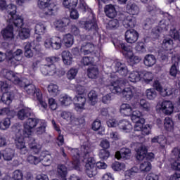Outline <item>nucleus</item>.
Listing matches in <instances>:
<instances>
[{
    "mask_svg": "<svg viewBox=\"0 0 180 180\" xmlns=\"http://www.w3.org/2000/svg\"><path fill=\"white\" fill-rule=\"evenodd\" d=\"M16 5L12 4H8L6 0H1V11L8 13V22L9 23H13L15 27L21 29L19 31L18 36L21 40H26L30 37V30L29 28H22L25 25L23 18L16 14L17 13Z\"/></svg>",
    "mask_w": 180,
    "mask_h": 180,
    "instance_id": "f257e3e1",
    "label": "nucleus"
},
{
    "mask_svg": "<svg viewBox=\"0 0 180 180\" xmlns=\"http://www.w3.org/2000/svg\"><path fill=\"white\" fill-rule=\"evenodd\" d=\"M91 154V147L88 145H83L81 146V153L79 150H77L76 153L72 156V165L73 168L78 170L81 165V160L85 162V168L86 171L92 172L94 168L96 167V161L94 157H89Z\"/></svg>",
    "mask_w": 180,
    "mask_h": 180,
    "instance_id": "f03ea898",
    "label": "nucleus"
},
{
    "mask_svg": "<svg viewBox=\"0 0 180 180\" xmlns=\"http://www.w3.org/2000/svg\"><path fill=\"white\" fill-rule=\"evenodd\" d=\"M124 85H126V82L122 79L111 82L110 84V91L112 94H116L117 95L122 94L123 98L127 101H131L133 96H134L133 89H131V87L124 88Z\"/></svg>",
    "mask_w": 180,
    "mask_h": 180,
    "instance_id": "7ed1b4c3",
    "label": "nucleus"
},
{
    "mask_svg": "<svg viewBox=\"0 0 180 180\" xmlns=\"http://www.w3.org/2000/svg\"><path fill=\"white\" fill-rule=\"evenodd\" d=\"M51 0H38V6L40 9H43L42 13L44 16H53L58 11L57 4L50 3Z\"/></svg>",
    "mask_w": 180,
    "mask_h": 180,
    "instance_id": "20e7f679",
    "label": "nucleus"
},
{
    "mask_svg": "<svg viewBox=\"0 0 180 180\" xmlns=\"http://www.w3.org/2000/svg\"><path fill=\"white\" fill-rule=\"evenodd\" d=\"M11 84L8 82H1V91L3 93L1 97V101L5 105H11L12 99H13V93L9 91Z\"/></svg>",
    "mask_w": 180,
    "mask_h": 180,
    "instance_id": "39448f33",
    "label": "nucleus"
},
{
    "mask_svg": "<svg viewBox=\"0 0 180 180\" xmlns=\"http://www.w3.org/2000/svg\"><path fill=\"white\" fill-rule=\"evenodd\" d=\"M40 120L37 118H28L23 124L22 135L23 137H30L32 136V129H34L39 124Z\"/></svg>",
    "mask_w": 180,
    "mask_h": 180,
    "instance_id": "423d86ee",
    "label": "nucleus"
},
{
    "mask_svg": "<svg viewBox=\"0 0 180 180\" xmlns=\"http://www.w3.org/2000/svg\"><path fill=\"white\" fill-rule=\"evenodd\" d=\"M154 154L153 153H148V149L146 146H142L138 148L136 150V158L138 161H143V160H146V161H153L154 160Z\"/></svg>",
    "mask_w": 180,
    "mask_h": 180,
    "instance_id": "0eeeda50",
    "label": "nucleus"
},
{
    "mask_svg": "<svg viewBox=\"0 0 180 180\" xmlns=\"http://www.w3.org/2000/svg\"><path fill=\"white\" fill-rule=\"evenodd\" d=\"M1 115H6V116H7V117L3 120L4 127H1V130H6V129H9L11 120L15 117L16 112H15V110H11L9 108H4L1 109Z\"/></svg>",
    "mask_w": 180,
    "mask_h": 180,
    "instance_id": "6e6552de",
    "label": "nucleus"
},
{
    "mask_svg": "<svg viewBox=\"0 0 180 180\" xmlns=\"http://www.w3.org/2000/svg\"><path fill=\"white\" fill-rule=\"evenodd\" d=\"M20 86L23 87L27 95L34 99H36L41 94V91L39 89H37L36 86L33 84L24 83L23 85V83H22Z\"/></svg>",
    "mask_w": 180,
    "mask_h": 180,
    "instance_id": "1a4fd4ad",
    "label": "nucleus"
},
{
    "mask_svg": "<svg viewBox=\"0 0 180 180\" xmlns=\"http://www.w3.org/2000/svg\"><path fill=\"white\" fill-rule=\"evenodd\" d=\"M74 101H77V103H75V109L77 112H82L85 109V103H86V98L85 94H84V91L79 92L76 96V98H74Z\"/></svg>",
    "mask_w": 180,
    "mask_h": 180,
    "instance_id": "9d476101",
    "label": "nucleus"
},
{
    "mask_svg": "<svg viewBox=\"0 0 180 180\" xmlns=\"http://www.w3.org/2000/svg\"><path fill=\"white\" fill-rule=\"evenodd\" d=\"M3 77L6 78V79H8V81H11L15 85H19V86H22V81L13 72L12 70H3Z\"/></svg>",
    "mask_w": 180,
    "mask_h": 180,
    "instance_id": "9b49d317",
    "label": "nucleus"
},
{
    "mask_svg": "<svg viewBox=\"0 0 180 180\" xmlns=\"http://www.w3.org/2000/svg\"><path fill=\"white\" fill-rule=\"evenodd\" d=\"M130 116L131 121L133 123H135L134 126H136V128L141 126L142 123H146V120L143 118V113L138 110H132Z\"/></svg>",
    "mask_w": 180,
    "mask_h": 180,
    "instance_id": "f8f14e48",
    "label": "nucleus"
},
{
    "mask_svg": "<svg viewBox=\"0 0 180 180\" xmlns=\"http://www.w3.org/2000/svg\"><path fill=\"white\" fill-rule=\"evenodd\" d=\"M84 29L85 30H91V32H94V34H96L97 33L98 37V40L101 41V39H102V36L99 32H98V30H99V27H98V23L96 22H92V20L86 21L84 22Z\"/></svg>",
    "mask_w": 180,
    "mask_h": 180,
    "instance_id": "ddd939ff",
    "label": "nucleus"
},
{
    "mask_svg": "<svg viewBox=\"0 0 180 180\" xmlns=\"http://www.w3.org/2000/svg\"><path fill=\"white\" fill-rule=\"evenodd\" d=\"M144 124L145 123H142L141 125L137 128L136 125H134V131L141 132V135H136L137 137H139V139H143V137H145V136L151 134V125L146 124L144 126Z\"/></svg>",
    "mask_w": 180,
    "mask_h": 180,
    "instance_id": "4468645a",
    "label": "nucleus"
},
{
    "mask_svg": "<svg viewBox=\"0 0 180 180\" xmlns=\"http://www.w3.org/2000/svg\"><path fill=\"white\" fill-rule=\"evenodd\" d=\"M139 32L133 29L127 30L124 34L127 43H130L131 44L136 43L139 40Z\"/></svg>",
    "mask_w": 180,
    "mask_h": 180,
    "instance_id": "2eb2a0df",
    "label": "nucleus"
},
{
    "mask_svg": "<svg viewBox=\"0 0 180 180\" xmlns=\"http://www.w3.org/2000/svg\"><path fill=\"white\" fill-rule=\"evenodd\" d=\"M115 47H118L121 53H122L124 57H127L128 54H131V50L130 46L127 45L126 43H123L122 41H113Z\"/></svg>",
    "mask_w": 180,
    "mask_h": 180,
    "instance_id": "dca6fc26",
    "label": "nucleus"
},
{
    "mask_svg": "<svg viewBox=\"0 0 180 180\" xmlns=\"http://www.w3.org/2000/svg\"><path fill=\"white\" fill-rule=\"evenodd\" d=\"M17 116L20 120H26L33 116V111L29 107H24L18 111Z\"/></svg>",
    "mask_w": 180,
    "mask_h": 180,
    "instance_id": "f3484780",
    "label": "nucleus"
},
{
    "mask_svg": "<svg viewBox=\"0 0 180 180\" xmlns=\"http://www.w3.org/2000/svg\"><path fill=\"white\" fill-rule=\"evenodd\" d=\"M41 72L43 75H49L53 77L57 74V68L54 64L44 65L41 68Z\"/></svg>",
    "mask_w": 180,
    "mask_h": 180,
    "instance_id": "a211bd4d",
    "label": "nucleus"
},
{
    "mask_svg": "<svg viewBox=\"0 0 180 180\" xmlns=\"http://www.w3.org/2000/svg\"><path fill=\"white\" fill-rule=\"evenodd\" d=\"M130 157H131V150L127 148H122L120 151L115 153L117 160H130Z\"/></svg>",
    "mask_w": 180,
    "mask_h": 180,
    "instance_id": "6ab92c4d",
    "label": "nucleus"
},
{
    "mask_svg": "<svg viewBox=\"0 0 180 180\" xmlns=\"http://www.w3.org/2000/svg\"><path fill=\"white\" fill-rule=\"evenodd\" d=\"M1 34L4 40L13 39L15 37V34H13V25H8L6 28L1 30Z\"/></svg>",
    "mask_w": 180,
    "mask_h": 180,
    "instance_id": "aec40b11",
    "label": "nucleus"
},
{
    "mask_svg": "<svg viewBox=\"0 0 180 180\" xmlns=\"http://www.w3.org/2000/svg\"><path fill=\"white\" fill-rule=\"evenodd\" d=\"M115 69L116 72H117V74L121 77H127L129 75V69H127V66H126L124 63L117 62L115 63Z\"/></svg>",
    "mask_w": 180,
    "mask_h": 180,
    "instance_id": "412c9836",
    "label": "nucleus"
},
{
    "mask_svg": "<svg viewBox=\"0 0 180 180\" xmlns=\"http://www.w3.org/2000/svg\"><path fill=\"white\" fill-rule=\"evenodd\" d=\"M161 109L165 115H172L174 112V104L171 101H164L162 102Z\"/></svg>",
    "mask_w": 180,
    "mask_h": 180,
    "instance_id": "4be33fe9",
    "label": "nucleus"
},
{
    "mask_svg": "<svg viewBox=\"0 0 180 180\" xmlns=\"http://www.w3.org/2000/svg\"><path fill=\"white\" fill-rule=\"evenodd\" d=\"M104 11L106 16L110 19H115L117 16V11L113 4L105 5Z\"/></svg>",
    "mask_w": 180,
    "mask_h": 180,
    "instance_id": "5701e85b",
    "label": "nucleus"
},
{
    "mask_svg": "<svg viewBox=\"0 0 180 180\" xmlns=\"http://www.w3.org/2000/svg\"><path fill=\"white\" fill-rule=\"evenodd\" d=\"M118 127L125 133H130L133 130V125L127 120H122L118 122Z\"/></svg>",
    "mask_w": 180,
    "mask_h": 180,
    "instance_id": "b1692460",
    "label": "nucleus"
},
{
    "mask_svg": "<svg viewBox=\"0 0 180 180\" xmlns=\"http://www.w3.org/2000/svg\"><path fill=\"white\" fill-rule=\"evenodd\" d=\"M15 147L17 150H20V154L21 155H25L27 154V148L26 147L25 139L22 138H18V140L15 141Z\"/></svg>",
    "mask_w": 180,
    "mask_h": 180,
    "instance_id": "393cba45",
    "label": "nucleus"
},
{
    "mask_svg": "<svg viewBox=\"0 0 180 180\" xmlns=\"http://www.w3.org/2000/svg\"><path fill=\"white\" fill-rule=\"evenodd\" d=\"M122 25L126 29H133L137 25V20L133 16H127L123 20Z\"/></svg>",
    "mask_w": 180,
    "mask_h": 180,
    "instance_id": "a878e982",
    "label": "nucleus"
},
{
    "mask_svg": "<svg viewBox=\"0 0 180 180\" xmlns=\"http://www.w3.org/2000/svg\"><path fill=\"white\" fill-rule=\"evenodd\" d=\"M153 87L155 91H157L162 95V96H168V92H167V89L162 88V85L158 80H155L153 84Z\"/></svg>",
    "mask_w": 180,
    "mask_h": 180,
    "instance_id": "bb28decb",
    "label": "nucleus"
},
{
    "mask_svg": "<svg viewBox=\"0 0 180 180\" xmlns=\"http://www.w3.org/2000/svg\"><path fill=\"white\" fill-rule=\"evenodd\" d=\"M120 112L122 116H131L133 108L130 104L123 103L120 106Z\"/></svg>",
    "mask_w": 180,
    "mask_h": 180,
    "instance_id": "cd10ccee",
    "label": "nucleus"
},
{
    "mask_svg": "<svg viewBox=\"0 0 180 180\" xmlns=\"http://www.w3.org/2000/svg\"><path fill=\"white\" fill-rule=\"evenodd\" d=\"M95 49V46L94 44L86 43L81 46L80 51L84 56L88 54H91V53H94V50Z\"/></svg>",
    "mask_w": 180,
    "mask_h": 180,
    "instance_id": "c85d7f7f",
    "label": "nucleus"
},
{
    "mask_svg": "<svg viewBox=\"0 0 180 180\" xmlns=\"http://www.w3.org/2000/svg\"><path fill=\"white\" fill-rule=\"evenodd\" d=\"M129 65L133 67V65H136V64H139L140 61H141V58L139 56H136L133 55V52H131V53L128 54L127 56L124 57Z\"/></svg>",
    "mask_w": 180,
    "mask_h": 180,
    "instance_id": "c756f323",
    "label": "nucleus"
},
{
    "mask_svg": "<svg viewBox=\"0 0 180 180\" xmlns=\"http://www.w3.org/2000/svg\"><path fill=\"white\" fill-rule=\"evenodd\" d=\"M3 153H1V156L6 161H11L12 158L15 157V150L10 148H6L4 150H1Z\"/></svg>",
    "mask_w": 180,
    "mask_h": 180,
    "instance_id": "7c9ffc66",
    "label": "nucleus"
},
{
    "mask_svg": "<svg viewBox=\"0 0 180 180\" xmlns=\"http://www.w3.org/2000/svg\"><path fill=\"white\" fill-rule=\"evenodd\" d=\"M62 43L68 49L72 47L74 44V37L71 34H66L62 39Z\"/></svg>",
    "mask_w": 180,
    "mask_h": 180,
    "instance_id": "2f4dec72",
    "label": "nucleus"
},
{
    "mask_svg": "<svg viewBox=\"0 0 180 180\" xmlns=\"http://www.w3.org/2000/svg\"><path fill=\"white\" fill-rule=\"evenodd\" d=\"M62 60L65 65L72 64V54L70 51H63L62 52Z\"/></svg>",
    "mask_w": 180,
    "mask_h": 180,
    "instance_id": "473e14b6",
    "label": "nucleus"
},
{
    "mask_svg": "<svg viewBox=\"0 0 180 180\" xmlns=\"http://www.w3.org/2000/svg\"><path fill=\"white\" fill-rule=\"evenodd\" d=\"M157 62L155 56L154 55L148 54L145 56L143 63L146 67H153Z\"/></svg>",
    "mask_w": 180,
    "mask_h": 180,
    "instance_id": "72a5a7b5",
    "label": "nucleus"
},
{
    "mask_svg": "<svg viewBox=\"0 0 180 180\" xmlns=\"http://www.w3.org/2000/svg\"><path fill=\"white\" fill-rule=\"evenodd\" d=\"M52 49L53 50H60L63 46V41L59 37H51Z\"/></svg>",
    "mask_w": 180,
    "mask_h": 180,
    "instance_id": "f704fd0d",
    "label": "nucleus"
},
{
    "mask_svg": "<svg viewBox=\"0 0 180 180\" xmlns=\"http://www.w3.org/2000/svg\"><path fill=\"white\" fill-rule=\"evenodd\" d=\"M63 5L66 9H75L78 5V0H63Z\"/></svg>",
    "mask_w": 180,
    "mask_h": 180,
    "instance_id": "c9c22d12",
    "label": "nucleus"
},
{
    "mask_svg": "<svg viewBox=\"0 0 180 180\" xmlns=\"http://www.w3.org/2000/svg\"><path fill=\"white\" fill-rule=\"evenodd\" d=\"M127 9L129 15H139V12H140V8H139V6L136 4H127Z\"/></svg>",
    "mask_w": 180,
    "mask_h": 180,
    "instance_id": "e433bc0d",
    "label": "nucleus"
},
{
    "mask_svg": "<svg viewBox=\"0 0 180 180\" xmlns=\"http://www.w3.org/2000/svg\"><path fill=\"white\" fill-rule=\"evenodd\" d=\"M164 126L167 131H172L174 130V121L172 118L166 117L164 120Z\"/></svg>",
    "mask_w": 180,
    "mask_h": 180,
    "instance_id": "4c0bfd02",
    "label": "nucleus"
},
{
    "mask_svg": "<svg viewBox=\"0 0 180 180\" xmlns=\"http://www.w3.org/2000/svg\"><path fill=\"white\" fill-rule=\"evenodd\" d=\"M174 44V40L171 38L165 39L162 44V47L166 51H169V50H172V46Z\"/></svg>",
    "mask_w": 180,
    "mask_h": 180,
    "instance_id": "58836bf2",
    "label": "nucleus"
},
{
    "mask_svg": "<svg viewBox=\"0 0 180 180\" xmlns=\"http://www.w3.org/2000/svg\"><path fill=\"white\" fill-rule=\"evenodd\" d=\"M129 79L130 82H139L141 79V75L139 72L133 71L129 74Z\"/></svg>",
    "mask_w": 180,
    "mask_h": 180,
    "instance_id": "ea45409f",
    "label": "nucleus"
},
{
    "mask_svg": "<svg viewBox=\"0 0 180 180\" xmlns=\"http://www.w3.org/2000/svg\"><path fill=\"white\" fill-rule=\"evenodd\" d=\"M33 44H34V43H27L25 46V51L32 50H32H34L36 52V54H40V51H41L40 45L37 44L35 46H33Z\"/></svg>",
    "mask_w": 180,
    "mask_h": 180,
    "instance_id": "a19ab883",
    "label": "nucleus"
},
{
    "mask_svg": "<svg viewBox=\"0 0 180 180\" xmlns=\"http://www.w3.org/2000/svg\"><path fill=\"white\" fill-rule=\"evenodd\" d=\"M23 54V51L22 49H17L14 53L11 54V57L8 58V60H15V61L22 60V56Z\"/></svg>",
    "mask_w": 180,
    "mask_h": 180,
    "instance_id": "79ce46f5",
    "label": "nucleus"
},
{
    "mask_svg": "<svg viewBox=\"0 0 180 180\" xmlns=\"http://www.w3.org/2000/svg\"><path fill=\"white\" fill-rule=\"evenodd\" d=\"M98 74H99V70L97 68H91L87 70V75L89 78L91 79H95L98 77Z\"/></svg>",
    "mask_w": 180,
    "mask_h": 180,
    "instance_id": "37998d69",
    "label": "nucleus"
},
{
    "mask_svg": "<svg viewBox=\"0 0 180 180\" xmlns=\"http://www.w3.org/2000/svg\"><path fill=\"white\" fill-rule=\"evenodd\" d=\"M35 140H34V142L29 143V147L34 153V154H39L40 151H41L42 146L41 144H39L36 142H34Z\"/></svg>",
    "mask_w": 180,
    "mask_h": 180,
    "instance_id": "c03bdc74",
    "label": "nucleus"
},
{
    "mask_svg": "<svg viewBox=\"0 0 180 180\" xmlns=\"http://www.w3.org/2000/svg\"><path fill=\"white\" fill-rule=\"evenodd\" d=\"M46 25L43 22H39L35 25V33L39 36H41L44 33H46Z\"/></svg>",
    "mask_w": 180,
    "mask_h": 180,
    "instance_id": "a18cd8bd",
    "label": "nucleus"
},
{
    "mask_svg": "<svg viewBox=\"0 0 180 180\" xmlns=\"http://www.w3.org/2000/svg\"><path fill=\"white\" fill-rule=\"evenodd\" d=\"M146 96L149 101H154L157 98V91L154 89H148L146 91Z\"/></svg>",
    "mask_w": 180,
    "mask_h": 180,
    "instance_id": "49530a36",
    "label": "nucleus"
},
{
    "mask_svg": "<svg viewBox=\"0 0 180 180\" xmlns=\"http://www.w3.org/2000/svg\"><path fill=\"white\" fill-rule=\"evenodd\" d=\"M98 156L103 161H106V160L110 157V151L108 149H101Z\"/></svg>",
    "mask_w": 180,
    "mask_h": 180,
    "instance_id": "de8ad7c7",
    "label": "nucleus"
},
{
    "mask_svg": "<svg viewBox=\"0 0 180 180\" xmlns=\"http://www.w3.org/2000/svg\"><path fill=\"white\" fill-rule=\"evenodd\" d=\"M50 158H51V155L49 154L48 151H42L39 155V162H50Z\"/></svg>",
    "mask_w": 180,
    "mask_h": 180,
    "instance_id": "09e8293b",
    "label": "nucleus"
},
{
    "mask_svg": "<svg viewBox=\"0 0 180 180\" xmlns=\"http://www.w3.org/2000/svg\"><path fill=\"white\" fill-rule=\"evenodd\" d=\"M59 102H60L61 105H63L64 106H70V105L72 103V99L71 97L65 95L59 98Z\"/></svg>",
    "mask_w": 180,
    "mask_h": 180,
    "instance_id": "8fccbe9b",
    "label": "nucleus"
},
{
    "mask_svg": "<svg viewBox=\"0 0 180 180\" xmlns=\"http://www.w3.org/2000/svg\"><path fill=\"white\" fill-rule=\"evenodd\" d=\"M88 98L92 106L95 105L96 103V100L98 99V95L96 94V91L91 90L88 94Z\"/></svg>",
    "mask_w": 180,
    "mask_h": 180,
    "instance_id": "3c124183",
    "label": "nucleus"
},
{
    "mask_svg": "<svg viewBox=\"0 0 180 180\" xmlns=\"http://www.w3.org/2000/svg\"><path fill=\"white\" fill-rule=\"evenodd\" d=\"M140 169L142 172H149L151 170V162L147 160L140 165Z\"/></svg>",
    "mask_w": 180,
    "mask_h": 180,
    "instance_id": "603ef678",
    "label": "nucleus"
},
{
    "mask_svg": "<svg viewBox=\"0 0 180 180\" xmlns=\"http://www.w3.org/2000/svg\"><path fill=\"white\" fill-rule=\"evenodd\" d=\"M77 74H78V69L72 68L67 72V78L70 79V81H72V79H75Z\"/></svg>",
    "mask_w": 180,
    "mask_h": 180,
    "instance_id": "864d4df0",
    "label": "nucleus"
},
{
    "mask_svg": "<svg viewBox=\"0 0 180 180\" xmlns=\"http://www.w3.org/2000/svg\"><path fill=\"white\" fill-rule=\"evenodd\" d=\"M154 78V75L150 72H145L143 76V79L145 84H150L153 82V79Z\"/></svg>",
    "mask_w": 180,
    "mask_h": 180,
    "instance_id": "5fc2aeb1",
    "label": "nucleus"
},
{
    "mask_svg": "<svg viewBox=\"0 0 180 180\" xmlns=\"http://www.w3.org/2000/svg\"><path fill=\"white\" fill-rule=\"evenodd\" d=\"M139 105L143 110L145 112H150V109H151V104H150L148 101H146V99H141Z\"/></svg>",
    "mask_w": 180,
    "mask_h": 180,
    "instance_id": "6e6d98bb",
    "label": "nucleus"
},
{
    "mask_svg": "<svg viewBox=\"0 0 180 180\" xmlns=\"http://www.w3.org/2000/svg\"><path fill=\"white\" fill-rule=\"evenodd\" d=\"M111 168L113 171H123L126 168L124 163H120L119 162H115L111 165Z\"/></svg>",
    "mask_w": 180,
    "mask_h": 180,
    "instance_id": "4d7b16f0",
    "label": "nucleus"
},
{
    "mask_svg": "<svg viewBox=\"0 0 180 180\" xmlns=\"http://www.w3.org/2000/svg\"><path fill=\"white\" fill-rule=\"evenodd\" d=\"M27 161L32 165H37L40 162L39 157H36L33 155H29L27 158Z\"/></svg>",
    "mask_w": 180,
    "mask_h": 180,
    "instance_id": "13d9d810",
    "label": "nucleus"
},
{
    "mask_svg": "<svg viewBox=\"0 0 180 180\" xmlns=\"http://www.w3.org/2000/svg\"><path fill=\"white\" fill-rule=\"evenodd\" d=\"M56 29H58V30H60V32H63L64 30L65 27H67L68 23L64 22V21L61 20H58L54 23Z\"/></svg>",
    "mask_w": 180,
    "mask_h": 180,
    "instance_id": "bf43d9fd",
    "label": "nucleus"
},
{
    "mask_svg": "<svg viewBox=\"0 0 180 180\" xmlns=\"http://www.w3.org/2000/svg\"><path fill=\"white\" fill-rule=\"evenodd\" d=\"M46 127H47V123L46 121H41V125L37 129L36 134L39 136L46 133Z\"/></svg>",
    "mask_w": 180,
    "mask_h": 180,
    "instance_id": "052dcab7",
    "label": "nucleus"
},
{
    "mask_svg": "<svg viewBox=\"0 0 180 180\" xmlns=\"http://www.w3.org/2000/svg\"><path fill=\"white\" fill-rule=\"evenodd\" d=\"M13 180H23V172L21 170L17 169L13 172Z\"/></svg>",
    "mask_w": 180,
    "mask_h": 180,
    "instance_id": "680f3d73",
    "label": "nucleus"
},
{
    "mask_svg": "<svg viewBox=\"0 0 180 180\" xmlns=\"http://www.w3.org/2000/svg\"><path fill=\"white\" fill-rule=\"evenodd\" d=\"M163 30L165 32H167V30H168V25H167L165 20H162L159 22L158 27L157 28V31L158 32H162Z\"/></svg>",
    "mask_w": 180,
    "mask_h": 180,
    "instance_id": "e2e57ef3",
    "label": "nucleus"
},
{
    "mask_svg": "<svg viewBox=\"0 0 180 180\" xmlns=\"http://www.w3.org/2000/svg\"><path fill=\"white\" fill-rule=\"evenodd\" d=\"M170 36L174 40H179L180 41V29L179 30H176L175 28L171 30Z\"/></svg>",
    "mask_w": 180,
    "mask_h": 180,
    "instance_id": "0e129e2a",
    "label": "nucleus"
},
{
    "mask_svg": "<svg viewBox=\"0 0 180 180\" xmlns=\"http://www.w3.org/2000/svg\"><path fill=\"white\" fill-rule=\"evenodd\" d=\"M108 27L110 30H113V29H117L119 27V20L112 19L108 22Z\"/></svg>",
    "mask_w": 180,
    "mask_h": 180,
    "instance_id": "69168bd1",
    "label": "nucleus"
},
{
    "mask_svg": "<svg viewBox=\"0 0 180 180\" xmlns=\"http://www.w3.org/2000/svg\"><path fill=\"white\" fill-rule=\"evenodd\" d=\"M135 49L139 53H146V44L143 41H139L137 43Z\"/></svg>",
    "mask_w": 180,
    "mask_h": 180,
    "instance_id": "338daca9",
    "label": "nucleus"
},
{
    "mask_svg": "<svg viewBox=\"0 0 180 180\" xmlns=\"http://www.w3.org/2000/svg\"><path fill=\"white\" fill-rule=\"evenodd\" d=\"M49 109H51V110H56L57 108H58V105L57 104V102L53 98H50L49 99Z\"/></svg>",
    "mask_w": 180,
    "mask_h": 180,
    "instance_id": "774afa93",
    "label": "nucleus"
}]
</instances>
